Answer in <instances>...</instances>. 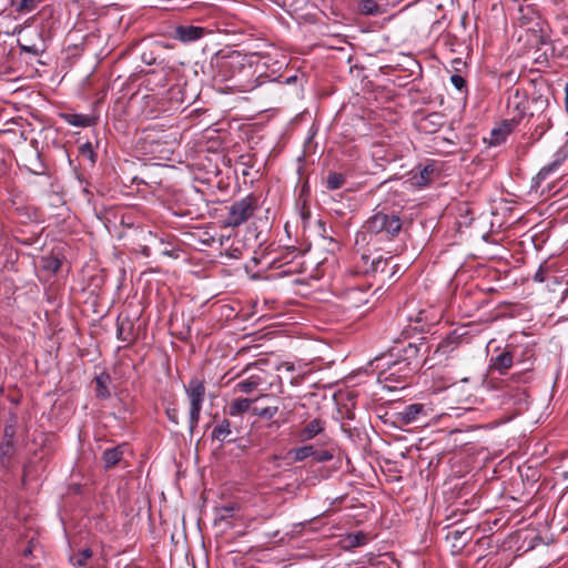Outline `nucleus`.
Returning <instances> with one entry per match:
<instances>
[{
	"label": "nucleus",
	"instance_id": "nucleus-1",
	"mask_svg": "<svg viewBox=\"0 0 568 568\" xmlns=\"http://www.w3.org/2000/svg\"><path fill=\"white\" fill-rule=\"evenodd\" d=\"M403 221L400 212L389 207L377 206L374 214L365 222L364 229L372 234H383L387 239H393L402 231Z\"/></svg>",
	"mask_w": 568,
	"mask_h": 568
},
{
	"label": "nucleus",
	"instance_id": "nucleus-2",
	"mask_svg": "<svg viewBox=\"0 0 568 568\" xmlns=\"http://www.w3.org/2000/svg\"><path fill=\"white\" fill-rule=\"evenodd\" d=\"M377 361V367L379 368L378 382L383 383L384 387L389 390L403 388L406 379L415 373L412 367L396 359L393 353Z\"/></svg>",
	"mask_w": 568,
	"mask_h": 568
},
{
	"label": "nucleus",
	"instance_id": "nucleus-3",
	"mask_svg": "<svg viewBox=\"0 0 568 568\" xmlns=\"http://www.w3.org/2000/svg\"><path fill=\"white\" fill-rule=\"evenodd\" d=\"M466 335L467 333L463 328H456L449 332L437 344L432 343L433 348L429 355L424 358V363H430L429 367H433L435 364H439L449 358L467 339Z\"/></svg>",
	"mask_w": 568,
	"mask_h": 568
},
{
	"label": "nucleus",
	"instance_id": "nucleus-4",
	"mask_svg": "<svg viewBox=\"0 0 568 568\" xmlns=\"http://www.w3.org/2000/svg\"><path fill=\"white\" fill-rule=\"evenodd\" d=\"M433 344L426 337H420L418 343H408L402 348L396 346L390 353L404 365L412 367L416 372L420 366L425 365L423 356L429 355Z\"/></svg>",
	"mask_w": 568,
	"mask_h": 568
},
{
	"label": "nucleus",
	"instance_id": "nucleus-5",
	"mask_svg": "<svg viewBox=\"0 0 568 568\" xmlns=\"http://www.w3.org/2000/svg\"><path fill=\"white\" fill-rule=\"evenodd\" d=\"M227 213L222 223L224 227H239L247 222L258 209L257 197L248 194L245 197L234 201L226 207Z\"/></svg>",
	"mask_w": 568,
	"mask_h": 568
},
{
	"label": "nucleus",
	"instance_id": "nucleus-6",
	"mask_svg": "<svg viewBox=\"0 0 568 568\" xmlns=\"http://www.w3.org/2000/svg\"><path fill=\"white\" fill-rule=\"evenodd\" d=\"M369 288L371 284L368 283H353L352 276L347 278L345 287H334L345 311L356 310L366 304L369 298Z\"/></svg>",
	"mask_w": 568,
	"mask_h": 568
},
{
	"label": "nucleus",
	"instance_id": "nucleus-7",
	"mask_svg": "<svg viewBox=\"0 0 568 568\" xmlns=\"http://www.w3.org/2000/svg\"><path fill=\"white\" fill-rule=\"evenodd\" d=\"M185 393L190 400V429L192 432L199 424L202 405L205 398L204 382L197 377H193L185 386Z\"/></svg>",
	"mask_w": 568,
	"mask_h": 568
},
{
	"label": "nucleus",
	"instance_id": "nucleus-8",
	"mask_svg": "<svg viewBox=\"0 0 568 568\" xmlns=\"http://www.w3.org/2000/svg\"><path fill=\"white\" fill-rule=\"evenodd\" d=\"M529 104V99L526 92L519 89L509 90L506 109L507 121L510 126H517L524 119Z\"/></svg>",
	"mask_w": 568,
	"mask_h": 568
},
{
	"label": "nucleus",
	"instance_id": "nucleus-9",
	"mask_svg": "<svg viewBox=\"0 0 568 568\" xmlns=\"http://www.w3.org/2000/svg\"><path fill=\"white\" fill-rule=\"evenodd\" d=\"M287 456L295 463L303 462L308 457H312L317 463H325L334 457L329 450L317 449L314 445L292 448L287 452Z\"/></svg>",
	"mask_w": 568,
	"mask_h": 568
},
{
	"label": "nucleus",
	"instance_id": "nucleus-10",
	"mask_svg": "<svg viewBox=\"0 0 568 568\" xmlns=\"http://www.w3.org/2000/svg\"><path fill=\"white\" fill-rule=\"evenodd\" d=\"M427 408L424 404L414 403L406 405L403 410L396 414V420L400 425H410L413 423L425 422L427 418Z\"/></svg>",
	"mask_w": 568,
	"mask_h": 568
},
{
	"label": "nucleus",
	"instance_id": "nucleus-11",
	"mask_svg": "<svg viewBox=\"0 0 568 568\" xmlns=\"http://www.w3.org/2000/svg\"><path fill=\"white\" fill-rule=\"evenodd\" d=\"M568 156L567 151L564 149H559L555 154L554 159L550 163L546 164L540 169L538 174L534 178L532 186L535 189L540 187L541 183L546 181L552 173L557 172L559 168L564 164Z\"/></svg>",
	"mask_w": 568,
	"mask_h": 568
},
{
	"label": "nucleus",
	"instance_id": "nucleus-12",
	"mask_svg": "<svg viewBox=\"0 0 568 568\" xmlns=\"http://www.w3.org/2000/svg\"><path fill=\"white\" fill-rule=\"evenodd\" d=\"M517 358V348L507 346L499 354L490 357V368L499 374H505Z\"/></svg>",
	"mask_w": 568,
	"mask_h": 568
},
{
	"label": "nucleus",
	"instance_id": "nucleus-13",
	"mask_svg": "<svg viewBox=\"0 0 568 568\" xmlns=\"http://www.w3.org/2000/svg\"><path fill=\"white\" fill-rule=\"evenodd\" d=\"M205 34V29L195 26H176L171 38L182 43H190L201 39Z\"/></svg>",
	"mask_w": 568,
	"mask_h": 568
},
{
	"label": "nucleus",
	"instance_id": "nucleus-14",
	"mask_svg": "<svg viewBox=\"0 0 568 568\" xmlns=\"http://www.w3.org/2000/svg\"><path fill=\"white\" fill-rule=\"evenodd\" d=\"M444 124V115L439 112H432L424 115L419 122L418 128L426 134L437 132Z\"/></svg>",
	"mask_w": 568,
	"mask_h": 568
},
{
	"label": "nucleus",
	"instance_id": "nucleus-15",
	"mask_svg": "<svg viewBox=\"0 0 568 568\" xmlns=\"http://www.w3.org/2000/svg\"><path fill=\"white\" fill-rule=\"evenodd\" d=\"M128 449L126 444H121L112 448H108L102 454V462L105 469H111L119 465L123 460L125 450Z\"/></svg>",
	"mask_w": 568,
	"mask_h": 568
},
{
	"label": "nucleus",
	"instance_id": "nucleus-16",
	"mask_svg": "<svg viewBox=\"0 0 568 568\" xmlns=\"http://www.w3.org/2000/svg\"><path fill=\"white\" fill-rule=\"evenodd\" d=\"M116 337L125 343H132L135 339L134 325L129 317H118Z\"/></svg>",
	"mask_w": 568,
	"mask_h": 568
},
{
	"label": "nucleus",
	"instance_id": "nucleus-17",
	"mask_svg": "<svg viewBox=\"0 0 568 568\" xmlns=\"http://www.w3.org/2000/svg\"><path fill=\"white\" fill-rule=\"evenodd\" d=\"M324 430V422L320 418H315L307 423L298 433L297 437L300 442H308Z\"/></svg>",
	"mask_w": 568,
	"mask_h": 568
},
{
	"label": "nucleus",
	"instance_id": "nucleus-18",
	"mask_svg": "<svg viewBox=\"0 0 568 568\" xmlns=\"http://www.w3.org/2000/svg\"><path fill=\"white\" fill-rule=\"evenodd\" d=\"M534 359L535 349L532 346H526L520 351V353L517 351V358L515 359V363L523 365V368L518 375L519 378H521L527 372L531 369Z\"/></svg>",
	"mask_w": 568,
	"mask_h": 568
},
{
	"label": "nucleus",
	"instance_id": "nucleus-19",
	"mask_svg": "<svg viewBox=\"0 0 568 568\" xmlns=\"http://www.w3.org/2000/svg\"><path fill=\"white\" fill-rule=\"evenodd\" d=\"M95 382V396L101 399H108L111 397V392L109 389V385L111 383V376L106 372H102L101 374L94 377Z\"/></svg>",
	"mask_w": 568,
	"mask_h": 568
},
{
	"label": "nucleus",
	"instance_id": "nucleus-20",
	"mask_svg": "<svg viewBox=\"0 0 568 568\" xmlns=\"http://www.w3.org/2000/svg\"><path fill=\"white\" fill-rule=\"evenodd\" d=\"M232 434L231 429V422L226 418H224L220 424H217L212 434L211 437L213 440H219L221 443H231L234 442L233 438H230V435Z\"/></svg>",
	"mask_w": 568,
	"mask_h": 568
},
{
	"label": "nucleus",
	"instance_id": "nucleus-21",
	"mask_svg": "<svg viewBox=\"0 0 568 568\" xmlns=\"http://www.w3.org/2000/svg\"><path fill=\"white\" fill-rule=\"evenodd\" d=\"M516 126H510L507 120H504L500 126L495 128L490 132L489 143L493 145L500 144L507 138V135L515 129Z\"/></svg>",
	"mask_w": 568,
	"mask_h": 568
},
{
	"label": "nucleus",
	"instance_id": "nucleus-22",
	"mask_svg": "<svg viewBox=\"0 0 568 568\" xmlns=\"http://www.w3.org/2000/svg\"><path fill=\"white\" fill-rule=\"evenodd\" d=\"M537 121H538V123L536 124L531 134L537 140H539L552 126V122H551V116L549 115L548 111L541 112L537 116Z\"/></svg>",
	"mask_w": 568,
	"mask_h": 568
},
{
	"label": "nucleus",
	"instance_id": "nucleus-23",
	"mask_svg": "<svg viewBox=\"0 0 568 568\" xmlns=\"http://www.w3.org/2000/svg\"><path fill=\"white\" fill-rule=\"evenodd\" d=\"M28 163L24 164L27 170L34 175H42L45 173V164L41 159L39 151H36L31 158L27 159Z\"/></svg>",
	"mask_w": 568,
	"mask_h": 568
},
{
	"label": "nucleus",
	"instance_id": "nucleus-24",
	"mask_svg": "<svg viewBox=\"0 0 568 568\" xmlns=\"http://www.w3.org/2000/svg\"><path fill=\"white\" fill-rule=\"evenodd\" d=\"M434 169L429 165L424 166L417 172H412V182L416 186H426L430 181V175Z\"/></svg>",
	"mask_w": 568,
	"mask_h": 568
},
{
	"label": "nucleus",
	"instance_id": "nucleus-25",
	"mask_svg": "<svg viewBox=\"0 0 568 568\" xmlns=\"http://www.w3.org/2000/svg\"><path fill=\"white\" fill-rule=\"evenodd\" d=\"M63 119L73 126L87 128L93 124V119L85 114L68 113L63 115Z\"/></svg>",
	"mask_w": 568,
	"mask_h": 568
},
{
	"label": "nucleus",
	"instance_id": "nucleus-26",
	"mask_svg": "<svg viewBox=\"0 0 568 568\" xmlns=\"http://www.w3.org/2000/svg\"><path fill=\"white\" fill-rule=\"evenodd\" d=\"M263 382V378L260 375H251L248 378L243 379L236 384V389L242 393H252Z\"/></svg>",
	"mask_w": 568,
	"mask_h": 568
},
{
	"label": "nucleus",
	"instance_id": "nucleus-27",
	"mask_svg": "<svg viewBox=\"0 0 568 568\" xmlns=\"http://www.w3.org/2000/svg\"><path fill=\"white\" fill-rule=\"evenodd\" d=\"M253 400L248 398H236L229 406V415L237 416L251 408Z\"/></svg>",
	"mask_w": 568,
	"mask_h": 568
},
{
	"label": "nucleus",
	"instance_id": "nucleus-28",
	"mask_svg": "<svg viewBox=\"0 0 568 568\" xmlns=\"http://www.w3.org/2000/svg\"><path fill=\"white\" fill-rule=\"evenodd\" d=\"M243 58L240 54H232L226 58V60L223 62V67H229L234 70H239V72H251L252 65H245L243 63Z\"/></svg>",
	"mask_w": 568,
	"mask_h": 568
},
{
	"label": "nucleus",
	"instance_id": "nucleus-29",
	"mask_svg": "<svg viewBox=\"0 0 568 568\" xmlns=\"http://www.w3.org/2000/svg\"><path fill=\"white\" fill-rule=\"evenodd\" d=\"M358 10L365 16H379L383 13L381 6L375 0H361Z\"/></svg>",
	"mask_w": 568,
	"mask_h": 568
},
{
	"label": "nucleus",
	"instance_id": "nucleus-30",
	"mask_svg": "<svg viewBox=\"0 0 568 568\" xmlns=\"http://www.w3.org/2000/svg\"><path fill=\"white\" fill-rule=\"evenodd\" d=\"M345 182V174L338 172H329L326 178L325 186L329 191H335L343 187Z\"/></svg>",
	"mask_w": 568,
	"mask_h": 568
},
{
	"label": "nucleus",
	"instance_id": "nucleus-31",
	"mask_svg": "<svg viewBox=\"0 0 568 568\" xmlns=\"http://www.w3.org/2000/svg\"><path fill=\"white\" fill-rule=\"evenodd\" d=\"M16 446L14 443L2 442L0 445V463L2 466L8 467L10 460L14 455Z\"/></svg>",
	"mask_w": 568,
	"mask_h": 568
},
{
	"label": "nucleus",
	"instance_id": "nucleus-32",
	"mask_svg": "<svg viewBox=\"0 0 568 568\" xmlns=\"http://www.w3.org/2000/svg\"><path fill=\"white\" fill-rule=\"evenodd\" d=\"M38 0H12V6L19 13H27L33 11L38 7Z\"/></svg>",
	"mask_w": 568,
	"mask_h": 568
},
{
	"label": "nucleus",
	"instance_id": "nucleus-33",
	"mask_svg": "<svg viewBox=\"0 0 568 568\" xmlns=\"http://www.w3.org/2000/svg\"><path fill=\"white\" fill-rule=\"evenodd\" d=\"M349 547H361L367 544L368 535L364 531H357L354 534H349L346 537Z\"/></svg>",
	"mask_w": 568,
	"mask_h": 568
},
{
	"label": "nucleus",
	"instance_id": "nucleus-34",
	"mask_svg": "<svg viewBox=\"0 0 568 568\" xmlns=\"http://www.w3.org/2000/svg\"><path fill=\"white\" fill-rule=\"evenodd\" d=\"M92 557V551L90 548H84L80 550L79 552L74 554L71 557V561L73 565H77L79 567H85L88 560Z\"/></svg>",
	"mask_w": 568,
	"mask_h": 568
},
{
	"label": "nucleus",
	"instance_id": "nucleus-35",
	"mask_svg": "<svg viewBox=\"0 0 568 568\" xmlns=\"http://www.w3.org/2000/svg\"><path fill=\"white\" fill-rule=\"evenodd\" d=\"M79 154L81 158L89 160L91 164L95 163L97 155L90 142H87L79 146Z\"/></svg>",
	"mask_w": 568,
	"mask_h": 568
},
{
	"label": "nucleus",
	"instance_id": "nucleus-36",
	"mask_svg": "<svg viewBox=\"0 0 568 568\" xmlns=\"http://www.w3.org/2000/svg\"><path fill=\"white\" fill-rule=\"evenodd\" d=\"M278 412V407L277 406H267V407H264L262 409H258V408H254L253 409V413L257 416H261V417H264V418H267V419H271L273 418Z\"/></svg>",
	"mask_w": 568,
	"mask_h": 568
},
{
	"label": "nucleus",
	"instance_id": "nucleus-37",
	"mask_svg": "<svg viewBox=\"0 0 568 568\" xmlns=\"http://www.w3.org/2000/svg\"><path fill=\"white\" fill-rule=\"evenodd\" d=\"M234 510H235V507L233 505L223 506L217 509L216 519L226 520L233 516Z\"/></svg>",
	"mask_w": 568,
	"mask_h": 568
},
{
	"label": "nucleus",
	"instance_id": "nucleus-38",
	"mask_svg": "<svg viewBox=\"0 0 568 568\" xmlns=\"http://www.w3.org/2000/svg\"><path fill=\"white\" fill-rule=\"evenodd\" d=\"M452 84L459 91L466 88V80L460 74H453L450 77Z\"/></svg>",
	"mask_w": 568,
	"mask_h": 568
},
{
	"label": "nucleus",
	"instance_id": "nucleus-39",
	"mask_svg": "<svg viewBox=\"0 0 568 568\" xmlns=\"http://www.w3.org/2000/svg\"><path fill=\"white\" fill-rule=\"evenodd\" d=\"M16 428L13 425H7L3 432V442L14 443Z\"/></svg>",
	"mask_w": 568,
	"mask_h": 568
},
{
	"label": "nucleus",
	"instance_id": "nucleus-40",
	"mask_svg": "<svg viewBox=\"0 0 568 568\" xmlns=\"http://www.w3.org/2000/svg\"><path fill=\"white\" fill-rule=\"evenodd\" d=\"M387 265V261H384L382 257L374 258L372 261V272L376 273L381 270V272L385 271V266Z\"/></svg>",
	"mask_w": 568,
	"mask_h": 568
},
{
	"label": "nucleus",
	"instance_id": "nucleus-41",
	"mask_svg": "<svg viewBox=\"0 0 568 568\" xmlns=\"http://www.w3.org/2000/svg\"><path fill=\"white\" fill-rule=\"evenodd\" d=\"M166 416L173 424H179V412L176 408H168L166 409Z\"/></svg>",
	"mask_w": 568,
	"mask_h": 568
},
{
	"label": "nucleus",
	"instance_id": "nucleus-42",
	"mask_svg": "<svg viewBox=\"0 0 568 568\" xmlns=\"http://www.w3.org/2000/svg\"><path fill=\"white\" fill-rule=\"evenodd\" d=\"M134 250L144 257H149L151 255V247L149 245L139 244Z\"/></svg>",
	"mask_w": 568,
	"mask_h": 568
},
{
	"label": "nucleus",
	"instance_id": "nucleus-43",
	"mask_svg": "<svg viewBox=\"0 0 568 568\" xmlns=\"http://www.w3.org/2000/svg\"><path fill=\"white\" fill-rule=\"evenodd\" d=\"M60 266L61 263L58 258H51L44 267L53 272H57L60 268Z\"/></svg>",
	"mask_w": 568,
	"mask_h": 568
},
{
	"label": "nucleus",
	"instance_id": "nucleus-44",
	"mask_svg": "<svg viewBox=\"0 0 568 568\" xmlns=\"http://www.w3.org/2000/svg\"><path fill=\"white\" fill-rule=\"evenodd\" d=\"M534 280L536 282H540V283L545 282L546 276H545V271H544L542 266H540L539 270L536 272V274L534 275Z\"/></svg>",
	"mask_w": 568,
	"mask_h": 568
},
{
	"label": "nucleus",
	"instance_id": "nucleus-45",
	"mask_svg": "<svg viewBox=\"0 0 568 568\" xmlns=\"http://www.w3.org/2000/svg\"><path fill=\"white\" fill-rule=\"evenodd\" d=\"M453 534H454V536H455V539H457V538L462 537V535H463V534H462V532H459L458 530H455Z\"/></svg>",
	"mask_w": 568,
	"mask_h": 568
},
{
	"label": "nucleus",
	"instance_id": "nucleus-46",
	"mask_svg": "<svg viewBox=\"0 0 568 568\" xmlns=\"http://www.w3.org/2000/svg\"><path fill=\"white\" fill-rule=\"evenodd\" d=\"M149 236H151V237H152V233H151V232H149ZM153 240H154V242H156V241H158L155 236H153Z\"/></svg>",
	"mask_w": 568,
	"mask_h": 568
}]
</instances>
